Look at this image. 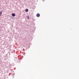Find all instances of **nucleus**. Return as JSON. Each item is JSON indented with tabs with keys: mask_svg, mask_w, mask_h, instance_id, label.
Wrapping results in <instances>:
<instances>
[{
	"mask_svg": "<svg viewBox=\"0 0 79 79\" xmlns=\"http://www.w3.org/2000/svg\"><path fill=\"white\" fill-rule=\"evenodd\" d=\"M37 17H40V14L39 13L37 14H36Z\"/></svg>",
	"mask_w": 79,
	"mask_h": 79,
	"instance_id": "f03ea898",
	"label": "nucleus"
},
{
	"mask_svg": "<svg viewBox=\"0 0 79 79\" xmlns=\"http://www.w3.org/2000/svg\"><path fill=\"white\" fill-rule=\"evenodd\" d=\"M26 12H27L28 11H29V10L27 9H26L25 10Z\"/></svg>",
	"mask_w": 79,
	"mask_h": 79,
	"instance_id": "7ed1b4c3",
	"label": "nucleus"
},
{
	"mask_svg": "<svg viewBox=\"0 0 79 79\" xmlns=\"http://www.w3.org/2000/svg\"><path fill=\"white\" fill-rule=\"evenodd\" d=\"M27 19H29V16H27Z\"/></svg>",
	"mask_w": 79,
	"mask_h": 79,
	"instance_id": "39448f33",
	"label": "nucleus"
},
{
	"mask_svg": "<svg viewBox=\"0 0 79 79\" xmlns=\"http://www.w3.org/2000/svg\"><path fill=\"white\" fill-rule=\"evenodd\" d=\"M15 15H16V14H15V13H13L12 14V16L15 17Z\"/></svg>",
	"mask_w": 79,
	"mask_h": 79,
	"instance_id": "f257e3e1",
	"label": "nucleus"
},
{
	"mask_svg": "<svg viewBox=\"0 0 79 79\" xmlns=\"http://www.w3.org/2000/svg\"><path fill=\"white\" fill-rule=\"evenodd\" d=\"M2 11L0 12V16L2 15Z\"/></svg>",
	"mask_w": 79,
	"mask_h": 79,
	"instance_id": "20e7f679",
	"label": "nucleus"
}]
</instances>
